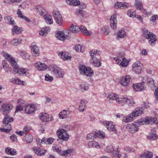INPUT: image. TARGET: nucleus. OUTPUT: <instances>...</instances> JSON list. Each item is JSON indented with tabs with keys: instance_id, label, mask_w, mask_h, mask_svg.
<instances>
[{
	"instance_id": "7",
	"label": "nucleus",
	"mask_w": 158,
	"mask_h": 158,
	"mask_svg": "<svg viewBox=\"0 0 158 158\" xmlns=\"http://www.w3.org/2000/svg\"><path fill=\"white\" fill-rule=\"evenodd\" d=\"M132 70L136 74L140 73L143 69V64L140 62L137 61L132 65Z\"/></svg>"
},
{
	"instance_id": "56",
	"label": "nucleus",
	"mask_w": 158,
	"mask_h": 158,
	"mask_svg": "<svg viewBox=\"0 0 158 158\" xmlns=\"http://www.w3.org/2000/svg\"><path fill=\"white\" fill-rule=\"evenodd\" d=\"M76 12L77 14L82 17H83L85 14V11L83 10L79 9H76Z\"/></svg>"
},
{
	"instance_id": "49",
	"label": "nucleus",
	"mask_w": 158,
	"mask_h": 158,
	"mask_svg": "<svg viewBox=\"0 0 158 158\" xmlns=\"http://www.w3.org/2000/svg\"><path fill=\"white\" fill-rule=\"evenodd\" d=\"M2 64L3 67L5 70L6 72H8L10 70V68L9 67V64L7 63V61L5 60H3Z\"/></svg>"
},
{
	"instance_id": "15",
	"label": "nucleus",
	"mask_w": 158,
	"mask_h": 158,
	"mask_svg": "<svg viewBox=\"0 0 158 158\" xmlns=\"http://www.w3.org/2000/svg\"><path fill=\"white\" fill-rule=\"evenodd\" d=\"M117 16L114 14L110 17V26L111 27L113 30L116 29L117 27Z\"/></svg>"
},
{
	"instance_id": "38",
	"label": "nucleus",
	"mask_w": 158,
	"mask_h": 158,
	"mask_svg": "<svg viewBox=\"0 0 158 158\" xmlns=\"http://www.w3.org/2000/svg\"><path fill=\"white\" fill-rule=\"evenodd\" d=\"M81 90L82 91L87 90L89 89V84L86 82L82 83L80 85Z\"/></svg>"
},
{
	"instance_id": "5",
	"label": "nucleus",
	"mask_w": 158,
	"mask_h": 158,
	"mask_svg": "<svg viewBox=\"0 0 158 158\" xmlns=\"http://www.w3.org/2000/svg\"><path fill=\"white\" fill-rule=\"evenodd\" d=\"M49 70H52L54 74L57 78L63 77L64 74V71L60 68L54 66L53 67H49Z\"/></svg>"
},
{
	"instance_id": "18",
	"label": "nucleus",
	"mask_w": 158,
	"mask_h": 158,
	"mask_svg": "<svg viewBox=\"0 0 158 158\" xmlns=\"http://www.w3.org/2000/svg\"><path fill=\"white\" fill-rule=\"evenodd\" d=\"M5 115V117L2 121V122L4 125L6 127L7 125L11 124L10 123L13 122L14 119L13 118L10 117V115L7 114Z\"/></svg>"
},
{
	"instance_id": "50",
	"label": "nucleus",
	"mask_w": 158,
	"mask_h": 158,
	"mask_svg": "<svg viewBox=\"0 0 158 158\" xmlns=\"http://www.w3.org/2000/svg\"><path fill=\"white\" fill-rule=\"evenodd\" d=\"M88 145L90 147L98 148V147H99L100 146L98 143L95 141H91L88 143Z\"/></svg>"
},
{
	"instance_id": "62",
	"label": "nucleus",
	"mask_w": 158,
	"mask_h": 158,
	"mask_svg": "<svg viewBox=\"0 0 158 158\" xmlns=\"http://www.w3.org/2000/svg\"><path fill=\"white\" fill-rule=\"evenodd\" d=\"M45 79L46 81L51 82L53 81V77L49 74H47L45 76Z\"/></svg>"
},
{
	"instance_id": "60",
	"label": "nucleus",
	"mask_w": 158,
	"mask_h": 158,
	"mask_svg": "<svg viewBox=\"0 0 158 158\" xmlns=\"http://www.w3.org/2000/svg\"><path fill=\"white\" fill-rule=\"evenodd\" d=\"M43 140L44 141V143L52 144L54 141V139L52 138L48 139L44 138Z\"/></svg>"
},
{
	"instance_id": "12",
	"label": "nucleus",
	"mask_w": 158,
	"mask_h": 158,
	"mask_svg": "<svg viewBox=\"0 0 158 158\" xmlns=\"http://www.w3.org/2000/svg\"><path fill=\"white\" fill-rule=\"evenodd\" d=\"M132 86L134 89L137 92L143 91L146 89V86L143 82L142 83L135 84L133 85Z\"/></svg>"
},
{
	"instance_id": "29",
	"label": "nucleus",
	"mask_w": 158,
	"mask_h": 158,
	"mask_svg": "<svg viewBox=\"0 0 158 158\" xmlns=\"http://www.w3.org/2000/svg\"><path fill=\"white\" fill-rule=\"evenodd\" d=\"M56 36L58 39L63 41H64L65 39V34L62 31H58L56 35Z\"/></svg>"
},
{
	"instance_id": "11",
	"label": "nucleus",
	"mask_w": 158,
	"mask_h": 158,
	"mask_svg": "<svg viewBox=\"0 0 158 158\" xmlns=\"http://www.w3.org/2000/svg\"><path fill=\"white\" fill-rule=\"evenodd\" d=\"M39 119L44 122H49L54 120L53 118L51 115H49L46 113H42L39 114Z\"/></svg>"
},
{
	"instance_id": "31",
	"label": "nucleus",
	"mask_w": 158,
	"mask_h": 158,
	"mask_svg": "<svg viewBox=\"0 0 158 158\" xmlns=\"http://www.w3.org/2000/svg\"><path fill=\"white\" fill-rule=\"evenodd\" d=\"M138 128L137 125L134 124L130 125L129 126V131L131 133H133L138 131Z\"/></svg>"
},
{
	"instance_id": "32",
	"label": "nucleus",
	"mask_w": 158,
	"mask_h": 158,
	"mask_svg": "<svg viewBox=\"0 0 158 158\" xmlns=\"http://www.w3.org/2000/svg\"><path fill=\"white\" fill-rule=\"evenodd\" d=\"M78 29H80L81 32L87 35L90 36L92 34L91 31H88L86 28L83 26H81L80 27H78Z\"/></svg>"
},
{
	"instance_id": "22",
	"label": "nucleus",
	"mask_w": 158,
	"mask_h": 158,
	"mask_svg": "<svg viewBox=\"0 0 158 158\" xmlns=\"http://www.w3.org/2000/svg\"><path fill=\"white\" fill-rule=\"evenodd\" d=\"M35 67L38 70H44L46 69L48 66L44 64L38 62L34 64Z\"/></svg>"
},
{
	"instance_id": "53",
	"label": "nucleus",
	"mask_w": 158,
	"mask_h": 158,
	"mask_svg": "<svg viewBox=\"0 0 158 158\" xmlns=\"http://www.w3.org/2000/svg\"><path fill=\"white\" fill-rule=\"evenodd\" d=\"M87 67L84 65H80L79 66V71L81 74H82L86 72Z\"/></svg>"
},
{
	"instance_id": "3",
	"label": "nucleus",
	"mask_w": 158,
	"mask_h": 158,
	"mask_svg": "<svg viewBox=\"0 0 158 158\" xmlns=\"http://www.w3.org/2000/svg\"><path fill=\"white\" fill-rule=\"evenodd\" d=\"M143 30V36L145 37L147 39L149 40V43L151 44L155 42L156 40V36L152 32L149 31L145 28H144Z\"/></svg>"
},
{
	"instance_id": "9",
	"label": "nucleus",
	"mask_w": 158,
	"mask_h": 158,
	"mask_svg": "<svg viewBox=\"0 0 158 158\" xmlns=\"http://www.w3.org/2000/svg\"><path fill=\"white\" fill-rule=\"evenodd\" d=\"M53 14L57 23L60 26H62L63 20L60 13L55 10L53 11Z\"/></svg>"
},
{
	"instance_id": "4",
	"label": "nucleus",
	"mask_w": 158,
	"mask_h": 158,
	"mask_svg": "<svg viewBox=\"0 0 158 158\" xmlns=\"http://www.w3.org/2000/svg\"><path fill=\"white\" fill-rule=\"evenodd\" d=\"M105 137V134L104 132L101 131L98 132L93 131L88 134L86 136L87 140L94 139L95 138L99 137L103 138Z\"/></svg>"
},
{
	"instance_id": "1",
	"label": "nucleus",
	"mask_w": 158,
	"mask_h": 158,
	"mask_svg": "<svg viewBox=\"0 0 158 158\" xmlns=\"http://www.w3.org/2000/svg\"><path fill=\"white\" fill-rule=\"evenodd\" d=\"M3 56L11 64L12 67L15 69V70L12 72L13 74H15L16 73H19L20 75L23 74L26 76L28 77L30 74L28 73L27 70L25 69H19V67L15 60L12 57H11L9 54L4 52L3 54Z\"/></svg>"
},
{
	"instance_id": "42",
	"label": "nucleus",
	"mask_w": 158,
	"mask_h": 158,
	"mask_svg": "<svg viewBox=\"0 0 158 158\" xmlns=\"http://www.w3.org/2000/svg\"><path fill=\"white\" fill-rule=\"evenodd\" d=\"M11 82L18 85H26V83L17 78H12L11 79Z\"/></svg>"
},
{
	"instance_id": "28",
	"label": "nucleus",
	"mask_w": 158,
	"mask_h": 158,
	"mask_svg": "<svg viewBox=\"0 0 158 158\" xmlns=\"http://www.w3.org/2000/svg\"><path fill=\"white\" fill-rule=\"evenodd\" d=\"M90 61L91 63L95 67H99L101 65V62L96 57L94 58L93 60L91 59L90 60Z\"/></svg>"
},
{
	"instance_id": "57",
	"label": "nucleus",
	"mask_w": 158,
	"mask_h": 158,
	"mask_svg": "<svg viewBox=\"0 0 158 158\" xmlns=\"http://www.w3.org/2000/svg\"><path fill=\"white\" fill-rule=\"evenodd\" d=\"M126 35L127 32L125 31L124 30H122L119 31L118 35V37L122 38Z\"/></svg>"
},
{
	"instance_id": "20",
	"label": "nucleus",
	"mask_w": 158,
	"mask_h": 158,
	"mask_svg": "<svg viewBox=\"0 0 158 158\" xmlns=\"http://www.w3.org/2000/svg\"><path fill=\"white\" fill-rule=\"evenodd\" d=\"M156 129L153 128L151 130V132L148 136V139L151 140H153L156 139L158 137L156 133Z\"/></svg>"
},
{
	"instance_id": "40",
	"label": "nucleus",
	"mask_w": 158,
	"mask_h": 158,
	"mask_svg": "<svg viewBox=\"0 0 158 158\" xmlns=\"http://www.w3.org/2000/svg\"><path fill=\"white\" fill-rule=\"evenodd\" d=\"M44 19L46 22L48 23L49 24H52L53 22L52 16L49 14L45 15L44 17Z\"/></svg>"
},
{
	"instance_id": "13",
	"label": "nucleus",
	"mask_w": 158,
	"mask_h": 158,
	"mask_svg": "<svg viewBox=\"0 0 158 158\" xmlns=\"http://www.w3.org/2000/svg\"><path fill=\"white\" fill-rule=\"evenodd\" d=\"M12 106L11 104H4L1 107V111L4 115H6L9 113L12 108Z\"/></svg>"
},
{
	"instance_id": "44",
	"label": "nucleus",
	"mask_w": 158,
	"mask_h": 158,
	"mask_svg": "<svg viewBox=\"0 0 158 158\" xmlns=\"http://www.w3.org/2000/svg\"><path fill=\"white\" fill-rule=\"evenodd\" d=\"M94 74L93 70L90 67H87L86 72L83 73L82 75H85L87 76L90 77Z\"/></svg>"
},
{
	"instance_id": "52",
	"label": "nucleus",
	"mask_w": 158,
	"mask_h": 158,
	"mask_svg": "<svg viewBox=\"0 0 158 158\" xmlns=\"http://www.w3.org/2000/svg\"><path fill=\"white\" fill-rule=\"evenodd\" d=\"M87 67L84 65H80L79 66V71L81 74H82L86 72Z\"/></svg>"
},
{
	"instance_id": "48",
	"label": "nucleus",
	"mask_w": 158,
	"mask_h": 158,
	"mask_svg": "<svg viewBox=\"0 0 158 158\" xmlns=\"http://www.w3.org/2000/svg\"><path fill=\"white\" fill-rule=\"evenodd\" d=\"M5 19L6 21L9 23L10 24L12 25H13L15 24V21L13 19L12 17L9 16H7L5 17Z\"/></svg>"
},
{
	"instance_id": "30",
	"label": "nucleus",
	"mask_w": 158,
	"mask_h": 158,
	"mask_svg": "<svg viewBox=\"0 0 158 158\" xmlns=\"http://www.w3.org/2000/svg\"><path fill=\"white\" fill-rule=\"evenodd\" d=\"M128 101V98H119V97L118 99L116 100V102L122 106H124L126 104L127 101Z\"/></svg>"
},
{
	"instance_id": "19",
	"label": "nucleus",
	"mask_w": 158,
	"mask_h": 158,
	"mask_svg": "<svg viewBox=\"0 0 158 158\" xmlns=\"http://www.w3.org/2000/svg\"><path fill=\"white\" fill-rule=\"evenodd\" d=\"M107 96V98L109 99V102L111 104L113 103V101L114 100L116 102V100L118 99V95L116 94L111 93L108 94Z\"/></svg>"
},
{
	"instance_id": "21",
	"label": "nucleus",
	"mask_w": 158,
	"mask_h": 158,
	"mask_svg": "<svg viewBox=\"0 0 158 158\" xmlns=\"http://www.w3.org/2000/svg\"><path fill=\"white\" fill-rule=\"evenodd\" d=\"M143 109L142 107H137L134 109L131 113L133 116L137 117L140 116L143 113Z\"/></svg>"
},
{
	"instance_id": "14",
	"label": "nucleus",
	"mask_w": 158,
	"mask_h": 158,
	"mask_svg": "<svg viewBox=\"0 0 158 158\" xmlns=\"http://www.w3.org/2000/svg\"><path fill=\"white\" fill-rule=\"evenodd\" d=\"M131 77L129 75H126L123 77L120 81V84L123 86H127L129 83Z\"/></svg>"
},
{
	"instance_id": "36",
	"label": "nucleus",
	"mask_w": 158,
	"mask_h": 158,
	"mask_svg": "<svg viewBox=\"0 0 158 158\" xmlns=\"http://www.w3.org/2000/svg\"><path fill=\"white\" fill-rule=\"evenodd\" d=\"M50 28L49 27H45L41 30L39 32V35H46L49 31Z\"/></svg>"
},
{
	"instance_id": "34",
	"label": "nucleus",
	"mask_w": 158,
	"mask_h": 158,
	"mask_svg": "<svg viewBox=\"0 0 158 158\" xmlns=\"http://www.w3.org/2000/svg\"><path fill=\"white\" fill-rule=\"evenodd\" d=\"M134 117L132 113H131L127 116L124 117L123 118V121L126 123L131 122L133 120Z\"/></svg>"
},
{
	"instance_id": "35",
	"label": "nucleus",
	"mask_w": 158,
	"mask_h": 158,
	"mask_svg": "<svg viewBox=\"0 0 158 158\" xmlns=\"http://www.w3.org/2000/svg\"><path fill=\"white\" fill-rule=\"evenodd\" d=\"M17 15L19 18L25 20L27 22L30 21V19L26 16H24L21 11L19 9H18L17 12Z\"/></svg>"
},
{
	"instance_id": "43",
	"label": "nucleus",
	"mask_w": 158,
	"mask_h": 158,
	"mask_svg": "<svg viewBox=\"0 0 158 158\" xmlns=\"http://www.w3.org/2000/svg\"><path fill=\"white\" fill-rule=\"evenodd\" d=\"M69 31L73 33H76L79 31L78 27L75 26L74 27L73 24H71L69 28Z\"/></svg>"
},
{
	"instance_id": "47",
	"label": "nucleus",
	"mask_w": 158,
	"mask_h": 158,
	"mask_svg": "<svg viewBox=\"0 0 158 158\" xmlns=\"http://www.w3.org/2000/svg\"><path fill=\"white\" fill-rule=\"evenodd\" d=\"M135 6L136 8L139 10H142L143 6L142 2L141 1L139 0H135Z\"/></svg>"
},
{
	"instance_id": "33",
	"label": "nucleus",
	"mask_w": 158,
	"mask_h": 158,
	"mask_svg": "<svg viewBox=\"0 0 158 158\" xmlns=\"http://www.w3.org/2000/svg\"><path fill=\"white\" fill-rule=\"evenodd\" d=\"M67 4L73 6H77L80 4V2L79 0H66Z\"/></svg>"
},
{
	"instance_id": "2",
	"label": "nucleus",
	"mask_w": 158,
	"mask_h": 158,
	"mask_svg": "<svg viewBox=\"0 0 158 158\" xmlns=\"http://www.w3.org/2000/svg\"><path fill=\"white\" fill-rule=\"evenodd\" d=\"M137 124L138 125H142L144 124H155L158 126V120L157 119L154 117H148L142 118L137 120Z\"/></svg>"
},
{
	"instance_id": "55",
	"label": "nucleus",
	"mask_w": 158,
	"mask_h": 158,
	"mask_svg": "<svg viewBox=\"0 0 158 158\" xmlns=\"http://www.w3.org/2000/svg\"><path fill=\"white\" fill-rule=\"evenodd\" d=\"M17 103L18 104V105L20 106L23 108L26 105V102L21 99H19L18 100Z\"/></svg>"
},
{
	"instance_id": "24",
	"label": "nucleus",
	"mask_w": 158,
	"mask_h": 158,
	"mask_svg": "<svg viewBox=\"0 0 158 158\" xmlns=\"http://www.w3.org/2000/svg\"><path fill=\"white\" fill-rule=\"evenodd\" d=\"M89 53L92 60H93L94 58H95L96 57L98 58V56L101 53V51L96 49H93L91 50Z\"/></svg>"
},
{
	"instance_id": "58",
	"label": "nucleus",
	"mask_w": 158,
	"mask_h": 158,
	"mask_svg": "<svg viewBox=\"0 0 158 158\" xmlns=\"http://www.w3.org/2000/svg\"><path fill=\"white\" fill-rule=\"evenodd\" d=\"M135 104V102L133 99H129L128 98V101H127L126 104H127L129 106H133Z\"/></svg>"
},
{
	"instance_id": "16",
	"label": "nucleus",
	"mask_w": 158,
	"mask_h": 158,
	"mask_svg": "<svg viewBox=\"0 0 158 158\" xmlns=\"http://www.w3.org/2000/svg\"><path fill=\"white\" fill-rule=\"evenodd\" d=\"M114 7L116 8L125 9L129 7L128 3L126 2H117L114 4Z\"/></svg>"
},
{
	"instance_id": "46",
	"label": "nucleus",
	"mask_w": 158,
	"mask_h": 158,
	"mask_svg": "<svg viewBox=\"0 0 158 158\" xmlns=\"http://www.w3.org/2000/svg\"><path fill=\"white\" fill-rule=\"evenodd\" d=\"M6 152L8 154L12 155H16L17 152L15 150L10 148H7L6 149Z\"/></svg>"
},
{
	"instance_id": "59",
	"label": "nucleus",
	"mask_w": 158,
	"mask_h": 158,
	"mask_svg": "<svg viewBox=\"0 0 158 158\" xmlns=\"http://www.w3.org/2000/svg\"><path fill=\"white\" fill-rule=\"evenodd\" d=\"M20 55L21 56L23 59L30 60V56L29 54L27 53H25L21 51L20 52Z\"/></svg>"
},
{
	"instance_id": "41",
	"label": "nucleus",
	"mask_w": 158,
	"mask_h": 158,
	"mask_svg": "<svg viewBox=\"0 0 158 158\" xmlns=\"http://www.w3.org/2000/svg\"><path fill=\"white\" fill-rule=\"evenodd\" d=\"M22 41V39L20 38L14 39L11 41L10 43L11 44L16 46L20 44Z\"/></svg>"
},
{
	"instance_id": "51",
	"label": "nucleus",
	"mask_w": 158,
	"mask_h": 158,
	"mask_svg": "<svg viewBox=\"0 0 158 158\" xmlns=\"http://www.w3.org/2000/svg\"><path fill=\"white\" fill-rule=\"evenodd\" d=\"M25 140L27 143H30L33 140V137L31 135L29 134L26 135L24 138Z\"/></svg>"
},
{
	"instance_id": "63",
	"label": "nucleus",
	"mask_w": 158,
	"mask_h": 158,
	"mask_svg": "<svg viewBox=\"0 0 158 158\" xmlns=\"http://www.w3.org/2000/svg\"><path fill=\"white\" fill-rule=\"evenodd\" d=\"M3 127H6V128H4L5 130L4 132H5L7 133L10 132L11 130V124H8L6 127H5L4 125L3 126Z\"/></svg>"
},
{
	"instance_id": "27",
	"label": "nucleus",
	"mask_w": 158,
	"mask_h": 158,
	"mask_svg": "<svg viewBox=\"0 0 158 158\" xmlns=\"http://www.w3.org/2000/svg\"><path fill=\"white\" fill-rule=\"evenodd\" d=\"M86 103L87 101L85 100H81L78 108V110L80 111L83 112L85 110V106Z\"/></svg>"
},
{
	"instance_id": "64",
	"label": "nucleus",
	"mask_w": 158,
	"mask_h": 158,
	"mask_svg": "<svg viewBox=\"0 0 158 158\" xmlns=\"http://www.w3.org/2000/svg\"><path fill=\"white\" fill-rule=\"evenodd\" d=\"M31 129V127L30 126L26 125L24 127L23 129V131L25 134H26L28 133Z\"/></svg>"
},
{
	"instance_id": "10",
	"label": "nucleus",
	"mask_w": 158,
	"mask_h": 158,
	"mask_svg": "<svg viewBox=\"0 0 158 158\" xmlns=\"http://www.w3.org/2000/svg\"><path fill=\"white\" fill-rule=\"evenodd\" d=\"M114 59L118 64H119L120 66L123 67H126L128 64V62L127 61V59L125 58L115 57L114 58Z\"/></svg>"
},
{
	"instance_id": "26",
	"label": "nucleus",
	"mask_w": 158,
	"mask_h": 158,
	"mask_svg": "<svg viewBox=\"0 0 158 158\" xmlns=\"http://www.w3.org/2000/svg\"><path fill=\"white\" fill-rule=\"evenodd\" d=\"M70 113V111L67 110H63L59 114V117L61 119L66 118Z\"/></svg>"
},
{
	"instance_id": "39",
	"label": "nucleus",
	"mask_w": 158,
	"mask_h": 158,
	"mask_svg": "<svg viewBox=\"0 0 158 158\" xmlns=\"http://www.w3.org/2000/svg\"><path fill=\"white\" fill-rule=\"evenodd\" d=\"M152 153L149 152H145L140 156L141 158H152Z\"/></svg>"
},
{
	"instance_id": "45",
	"label": "nucleus",
	"mask_w": 158,
	"mask_h": 158,
	"mask_svg": "<svg viewBox=\"0 0 158 158\" xmlns=\"http://www.w3.org/2000/svg\"><path fill=\"white\" fill-rule=\"evenodd\" d=\"M146 78L147 79V82L150 86L151 88H152V87H155L154 81L153 79L151 77H147Z\"/></svg>"
},
{
	"instance_id": "23",
	"label": "nucleus",
	"mask_w": 158,
	"mask_h": 158,
	"mask_svg": "<svg viewBox=\"0 0 158 158\" xmlns=\"http://www.w3.org/2000/svg\"><path fill=\"white\" fill-rule=\"evenodd\" d=\"M31 48L32 53L33 56H38L40 54L39 48L37 46L35 45L31 44Z\"/></svg>"
},
{
	"instance_id": "37",
	"label": "nucleus",
	"mask_w": 158,
	"mask_h": 158,
	"mask_svg": "<svg viewBox=\"0 0 158 158\" xmlns=\"http://www.w3.org/2000/svg\"><path fill=\"white\" fill-rule=\"evenodd\" d=\"M59 55L64 60H66L69 59L71 58V56H69L68 55V53L65 52H60Z\"/></svg>"
},
{
	"instance_id": "6",
	"label": "nucleus",
	"mask_w": 158,
	"mask_h": 158,
	"mask_svg": "<svg viewBox=\"0 0 158 158\" xmlns=\"http://www.w3.org/2000/svg\"><path fill=\"white\" fill-rule=\"evenodd\" d=\"M56 134L58 138L62 139V140L66 141L69 138V136L67 131L64 129H59L57 131Z\"/></svg>"
},
{
	"instance_id": "17",
	"label": "nucleus",
	"mask_w": 158,
	"mask_h": 158,
	"mask_svg": "<svg viewBox=\"0 0 158 158\" xmlns=\"http://www.w3.org/2000/svg\"><path fill=\"white\" fill-rule=\"evenodd\" d=\"M34 152L39 156L44 155L46 152V150L40 149L39 147H34L32 148Z\"/></svg>"
},
{
	"instance_id": "54",
	"label": "nucleus",
	"mask_w": 158,
	"mask_h": 158,
	"mask_svg": "<svg viewBox=\"0 0 158 158\" xmlns=\"http://www.w3.org/2000/svg\"><path fill=\"white\" fill-rule=\"evenodd\" d=\"M102 31L106 35H108L110 32V29L108 26H106L103 27Z\"/></svg>"
},
{
	"instance_id": "61",
	"label": "nucleus",
	"mask_w": 158,
	"mask_h": 158,
	"mask_svg": "<svg viewBox=\"0 0 158 158\" xmlns=\"http://www.w3.org/2000/svg\"><path fill=\"white\" fill-rule=\"evenodd\" d=\"M127 15L131 17H135L136 16L135 12L131 10H128L127 11Z\"/></svg>"
},
{
	"instance_id": "25",
	"label": "nucleus",
	"mask_w": 158,
	"mask_h": 158,
	"mask_svg": "<svg viewBox=\"0 0 158 158\" xmlns=\"http://www.w3.org/2000/svg\"><path fill=\"white\" fill-rule=\"evenodd\" d=\"M22 28H20L17 26L14 25L11 29L12 33L13 35L18 34L21 33L23 30Z\"/></svg>"
},
{
	"instance_id": "8",
	"label": "nucleus",
	"mask_w": 158,
	"mask_h": 158,
	"mask_svg": "<svg viewBox=\"0 0 158 158\" xmlns=\"http://www.w3.org/2000/svg\"><path fill=\"white\" fill-rule=\"evenodd\" d=\"M103 124L109 131H112L115 133L117 132V130L115 127V124L113 122L105 121L103 122Z\"/></svg>"
}]
</instances>
